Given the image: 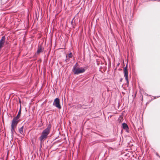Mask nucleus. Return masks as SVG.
<instances>
[{"instance_id":"nucleus-14","label":"nucleus","mask_w":160,"mask_h":160,"mask_svg":"<svg viewBox=\"0 0 160 160\" xmlns=\"http://www.w3.org/2000/svg\"><path fill=\"white\" fill-rule=\"evenodd\" d=\"M67 57H68V56H67V55H66V59L65 60V62H67L68 61H69V59H67Z\"/></svg>"},{"instance_id":"nucleus-9","label":"nucleus","mask_w":160,"mask_h":160,"mask_svg":"<svg viewBox=\"0 0 160 160\" xmlns=\"http://www.w3.org/2000/svg\"><path fill=\"white\" fill-rule=\"evenodd\" d=\"M15 127H13V126H11V134L12 137H13L14 135V133L15 134H17L16 132L15 131Z\"/></svg>"},{"instance_id":"nucleus-13","label":"nucleus","mask_w":160,"mask_h":160,"mask_svg":"<svg viewBox=\"0 0 160 160\" xmlns=\"http://www.w3.org/2000/svg\"><path fill=\"white\" fill-rule=\"evenodd\" d=\"M72 57V53L70 52L69 53L68 55V57L69 58H71Z\"/></svg>"},{"instance_id":"nucleus-24","label":"nucleus","mask_w":160,"mask_h":160,"mask_svg":"<svg viewBox=\"0 0 160 160\" xmlns=\"http://www.w3.org/2000/svg\"><path fill=\"white\" fill-rule=\"evenodd\" d=\"M148 102H147V103H146V104H148Z\"/></svg>"},{"instance_id":"nucleus-10","label":"nucleus","mask_w":160,"mask_h":160,"mask_svg":"<svg viewBox=\"0 0 160 160\" xmlns=\"http://www.w3.org/2000/svg\"><path fill=\"white\" fill-rule=\"evenodd\" d=\"M21 106H20V108L19 110V111L18 112V114L16 117H14V118L19 119V118H20V116H21Z\"/></svg>"},{"instance_id":"nucleus-2","label":"nucleus","mask_w":160,"mask_h":160,"mask_svg":"<svg viewBox=\"0 0 160 160\" xmlns=\"http://www.w3.org/2000/svg\"><path fill=\"white\" fill-rule=\"evenodd\" d=\"M87 68V66L84 67H79L74 70H72V72L74 75H78L84 72Z\"/></svg>"},{"instance_id":"nucleus-21","label":"nucleus","mask_w":160,"mask_h":160,"mask_svg":"<svg viewBox=\"0 0 160 160\" xmlns=\"http://www.w3.org/2000/svg\"><path fill=\"white\" fill-rule=\"evenodd\" d=\"M156 155L158 156L159 158H160V156H159V155L158 153H157Z\"/></svg>"},{"instance_id":"nucleus-25","label":"nucleus","mask_w":160,"mask_h":160,"mask_svg":"<svg viewBox=\"0 0 160 160\" xmlns=\"http://www.w3.org/2000/svg\"><path fill=\"white\" fill-rule=\"evenodd\" d=\"M143 100V98H142V101Z\"/></svg>"},{"instance_id":"nucleus-22","label":"nucleus","mask_w":160,"mask_h":160,"mask_svg":"<svg viewBox=\"0 0 160 160\" xmlns=\"http://www.w3.org/2000/svg\"><path fill=\"white\" fill-rule=\"evenodd\" d=\"M119 64H120V63H118V64H117V66H119Z\"/></svg>"},{"instance_id":"nucleus-18","label":"nucleus","mask_w":160,"mask_h":160,"mask_svg":"<svg viewBox=\"0 0 160 160\" xmlns=\"http://www.w3.org/2000/svg\"><path fill=\"white\" fill-rule=\"evenodd\" d=\"M159 97H160V96H157V97H154V99H155L156 98H159Z\"/></svg>"},{"instance_id":"nucleus-3","label":"nucleus","mask_w":160,"mask_h":160,"mask_svg":"<svg viewBox=\"0 0 160 160\" xmlns=\"http://www.w3.org/2000/svg\"><path fill=\"white\" fill-rule=\"evenodd\" d=\"M53 105L59 109L61 108V106L60 104V100L58 98H56L54 100Z\"/></svg>"},{"instance_id":"nucleus-7","label":"nucleus","mask_w":160,"mask_h":160,"mask_svg":"<svg viewBox=\"0 0 160 160\" xmlns=\"http://www.w3.org/2000/svg\"><path fill=\"white\" fill-rule=\"evenodd\" d=\"M122 127L123 129L125 130L127 132H129V127L127 124L123 122L122 123Z\"/></svg>"},{"instance_id":"nucleus-17","label":"nucleus","mask_w":160,"mask_h":160,"mask_svg":"<svg viewBox=\"0 0 160 160\" xmlns=\"http://www.w3.org/2000/svg\"><path fill=\"white\" fill-rule=\"evenodd\" d=\"M126 81V83L127 84V86H128V85L129 84V81Z\"/></svg>"},{"instance_id":"nucleus-12","label":"nucleus","mask_w":160,"mask_h":160,"mask_svg":"<svg viewBox=\"0 0 160 160\" xmlns=\"http://www.w3.org/2000/svg\"><path fill=\"white\" fill-rule=\"evenodd\" d=\"M79 67H80V65L78 62H76L75 64L73 66L72 70H74Z\"/></svg>"},{"instance_id":"nucleus-16","label":"nucleus","mask_w":160,"mask_h":160,"mask_svg":"<svg viewBox=\"0 0 160 160\" xmlns=\"http://www.w3.org/2000/svg\"><path fill=\"white\" fill-rule=\"evenodd\" d=\"M143 94L147 96H148V94H147L145 92H144L143 93Z\"/></svg>"},{"instance_id":"nucleus-11","label":"nucleus","mask_w":160,"mask_h":160,"mask_svg":"<svg viewBox=\"0 0 160 160\" xmlns=\"http://www.w3.org/2000/svg\"><path fill=\"white\" fill-rule=\"evenodd\" d=\"M23 126H22L20 128L18 129V131L21 134L24 135V132L23 131Z\"/></svg>"},{"instance_id":"nucleus-23","label":"nucleus","mask_w":160,"mask_h":160,"mask_svg":"<svg viewBox=\"0 0 160 160\" xmlns=\"http://www.w3.org/2000/svg\"><path fill=\"white\" fill-rule=\"evenodd\" d=\"M120 80H122V78H120Z\"/></svg>"},{"instance_id":"nucleus-6","label":"nucleus","mask_w":160,"mask_h":160,"mask_svg":"<svg viewBox=\"0 0 160 160\" xmlns=\"http://www.w3.org/2000/svg\"><path fill=\"white\" fill-rule=\"evenodd\" d=\"M5 36H3L0 40V49H1L3 46L5 42Z\"/></svg>"},{"instance_id":"nucleus-4","label":"nucleus","mask_w":160,"mask_h":160,"mask_svg":"<svg viewBox=\"0 0 160 160\" xmlns=\"http://www.w3.org/2000/svg\"><path fill=\"white\" fill-rule=\"evenodd\" d=\"M20 121V120L15 118H13L11 123V126L14 127L16 128L17 124Z\"/></svg>"},{"instance_id":"nucleus-15","label":"nucleus","mask_w":160,"mask_h":160,"mask_svg":"<svg viewBox=\"0 0 160 160\" xmlns=\"http://www.w3.org/2000/svg\"><path fill=\"white\" fill-rule=\"evenodd\" d=\"M7 47L8 48H9L10 47V43H8L7 45H6Z\"/></svg>"},{"instance_id":"nucleus-26","label":"nucleus","mask_w":160,"mask_h":160,"mask_svg":"<svg viewBox=\"0 0 160 160\" xmlns=\"http://www.w3.org/2000/svg\"><path fill=\"white\" fill-rule=\"evenodd\" d=\"M122 81H121V80L120 81V82H121Z\"/></svg>"},{"instance_id":"nucleus-19","label":"nucleus","mask_w":160,"mask_h":160,"mask_svg":"<svg viewBox=\"0 0 160 160\" xmlns=\"http://www.w3.org/2000/svg\"><path fill=\"white\" fill-rule=\"evenodd\" d=\"M9 43V42H5V44H6V45H7L8 44V43Z\"/></svg>"},{"instance_id":"nucleus-20","label":"nucleus","mask_w":160,"mask_h":160,"mask_svg":"<svg viewBox=\"0 0 160 160\" xmlns=\"http://www.w3.org/2000/svg\"><path fill=\"white\" fill-rule=\"evenodd\" d=\"M74 19V18H73V19H72V20L71 21V24H72L73 23V19Z\"/></svg>"},{"instance_id":"nucleus-1","label":"nucleus","mask_w":160,"mask_h":160,"mask_svg":"<svg viewBox=\"0 0 160 160\" xmlns=\"http://www.w3.org/2000/svg\"><path fill=\"white\" fill-rule=\"evenodd\" d=\"M51 126V125L50 124H49L47 128L43 131L41 135L39 137V139L40 141L41 147L42 146V143H43L44 140L47 138L48 135L49 134Z\"/></svg>"},{"instance_id":"nucleus-5","label":"nucleus","mask_w":160,"mask_h":160,"mask_svg":"<svg viewBox=\"0 0 160 160\" xmlns=\"http://www.w3.org/2000/svg\"><path fill=\"white\" fill-rule=\"evenodd\" d=\"M124 76L125 77V80H128V69L127 65L124 68Z\"/></svg>"},{"instance_id":"nucleus-8","label":"nucleus","mask_w":160,"mask_h":160,"mask_svg":"<svg viewBox=\"0 0 160 160\" xmlns=\"http://www.w3.org/2000/svg\"><path fill=\"white\" fill-rule=\"evenodd\" d=\"M43 48H42V46L41 45H39L37 51V54H39L40 53L43 52Z\"/></svg>"}]
</instances>
